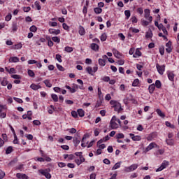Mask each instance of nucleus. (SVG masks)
Instances as JSON below:
<instances>
[{"instance_id":"nucleus-12","label":"nucleus","mask_w":179,"mask_h":179,"mask_svg":"<svg viewBox=\"0 0 179 179\" xmlns=\"http://www.w3.org/2000/svg\"><path fill=\"white\" fill-rule=\"evenodd\" d=\"M73 142L74 143V146L76 148H77L78 145H79V143H80V136L74 137Z\"/></svg>"},{"instance_id":"nucleus-2","label":"nucleus","mask_w":179,"mask_h":179,"mask_svg":"<svg viewBox=\"0 0 179 179\" xmlns=\"http://www.w3.org/2000/svg\"><path fill=\"white\" fill-rule=\"evenodd\" d=\"M156 68L158 73L159 75H163L164 73V71L166 69V66L165 65H159V64H156Z\"/></svg>"},{"instance_id":"nucleus-49","label":"nucleus","mask_w":179,"mask_h":179,"mask_svg":"<svg viewBox=\"0 0 179 179\" xmlns=\"http://www.w3.org/2000/svg\"><path fill=\"white\" fill-rule=\"evenodd\" d=\"M11 19H12V14H8L5 17L6 22H9Z\"/></svg>"},{"instance_id":"nucleus-41","label":"nucleus","mask_w":179,"mask_h":179,"mask_svg":"<svg viewBox=\"0 0 179 179\" xmlns=\"http://www.w3.org/2000/svg\"><path fill=\"white\" fill-rule=\"evenodd\" d=\"M30 31H32L33 33H36L37 31V27L32 25L30 28H29Z\"/></svg>"},{"instance_id":"nucleus-19","label":"nucleus","mask_w":179,"mask_h":179,"mask_svg":"<svg viewBox=\"0 0 179 179\" xmlns=\"http://www.w3.org/2000/svg\"><path fill=\"white\" fill-rule=\"evenodd\" d=\"M91 49L93 50V51H99V45L96 43H92Z\"/></svg>"},{"instance_id":"nucleus-26","label":"nucleus","mask_w":179,"mask_h":179,"mask_svg":"<svg viewBox=\"0 0 179 179\" xmlns=\"http://www.w3.org/2000/svg\"><path fill=\"white\" fill-rule=\"evenodd\" d=\"M157 114H158V115L159 117H162V118H164L166 117V115H164V113H163V112L162 111V110L160 109H157Z\"/></svg>"},{"instance_id":"nucleus-15","label":"nucleus","mask_w":179,"mask_h":179,"mask_svg":"<svg viewBox=\"0 0 179 179\" xmlns=\"http://www.w3.org/2000/svg\"><path fill=\"white\" fill-rule=\"evenodd\" d=\"M156 146V143H151L146 148H145V152H149V150H152L153 148Z\"/></svg>"},{"instance_id":"nucleus-55","label":"nucleus","mask_w":179,"mask_h":179,"mask_svg":"<svg viewBox=\"0 0 179 179\" xmlns=\"http://www.w3.org/2000/svg\"><path fill=\"white\" fill-rule=\"evenodd\" d=\"M141 23L143 26H148L149 23H150V22H148L145 20H141Z\"/></svg>"},{"instance_id":"nucleus-3","label":"nucleus","mask_w":179,"mask_h":179,"mask_svg":"<svg viewBox=\"0 0 179 179\" xmlns=\"http://www.w3.org/2000/svg\"><path fill=\"white\" fill-rule=\"evenodd\" d=\"M138 164H134L131 165L130 166L126 168L125 171L127 173H131V171H134L138 169Z\"/></svg>"},{"instance_id":"nucleus-23","label":"nucleus","mask_w":179,"mask_h":179,"mask_svg":"<svg viewBox=\"0 0 179 179\" xmlns=\"http://www.w3.org/2000/svg\"><path fill=\"white\" fill-rule=\"evenodd\" d=\"M77 114H78L79 117H85V110L83 109H78L77 110Z\"/></svg>"},{"instance_id":"nucleus-22","label":"nucleus","mask_w":179,"mask_h":179,"mask_svg":"<svg viewBox=\"0 0 179 179\" xmlns=\"http://www.w3.org/2000/svg\"><path fill=\"white\" fill-rule=\"evenodd\" d=\"M13 152V147L9 146L6 150V155H10V153Z\"/></svg>"},{"instance_id":"nucleus-53","label":"nucleus","mask_w":179,"mask_h":179,"mask_svg":"<svg viewBox=\"0 0 179 179\" xmlns=\"http://www.w3.org/2000/svg\"><path fill=\"white\" fill-rule=\"evenodd\" d=\"M166 127H169V128H171L172 129H174V125L171 124L169 122H165Z\"/></svg>"},{"instance_id":"nucleus-45","label":"nucleus","mask_w":179,"mask_h":179,"mask_svg":"<svg viewBox=\"0 0 179 179\" xmlns=\"http://www.w3.org/2000/svg\"><path fill=\"white\" fill-rule=\"evenodd\" d=\"M51 97H52V100H53L54 101H55V102L58 101V96H57V94H52L51 95Z\"/></svg>"},{"instance_id":"nucleus-61","label":"nucleus","mask_w":179,"mask_h":179,"mask_svg":"<svg viewBox=\"0 0 179 179\" xmlns=\"http://www.w3.org/2000/svg\"><path fill=\"white\" fill-rule=\"evenodd\" d=\"M62 27H63V29H64V30H69V26H68L66 23H63Z\"/></svg>"},{"instance_id":"nucleus-50","label":"nucleus","mask_w":179,"mask_h":179,"mask_svg":"<svg viewBox=\"0 0 179 179\" xmlns=\"http://www.w3.org/2000/svg\"><path fill=\"white\" fill-rule=\"evenodd\" d=\"M57 68L59 69V71H61L62 72H64L65 71V69L63 68V66L60 64H57Z\"/></svg>"},{"instance_id":"nucleus-6","label":"nucleus","mask_w":179,"mask_h":179,"mask_svg":"<svg viewBox=\"0 0 179 179\" xmlns=\"http://www.w3.org/2000/svg\"><path fill=\"white\" fill-rule=\"evenodd\" d=\"M159 30H162L165 36H169V31H167V29H166V27L163 25V24H159Z\"/></svg>"},{"instance_id":"nucleus-63","label":"nucleus","mask_w":179,"mask_h":179,"mask_svg":"<svg viewBox=\"0 0 179 179\" xmlns=\"http://www.w3.org/2000/svg\"><path fill=\"white\" fill-rule=\"evenodd\" d=\"M79 157H80V163H85V157H83V155H79Z\"/></svg>"},{"instance_id":"nucleus-28","label":"nucleus","mask_w":179,"mask_h":179,"mask_svg":"<svg viewBox=\"0 0 179 179\" xmlns=\"http://www.w3.org/2000/svg\"><path fill=\"white\" fill-rule=\"evenodd\" d=\"M43 83L47 87H52V84L50 83V80H45L43 81Z\"/></svg>"},{"instance_id":"nucleus-42","label":"nucleus","mask_w":179,"mask_h":179,"mask_svg":"<svg viewBox=\"0 0 179 179\" xmlns=\"http://www.w3.org/2000/svg\"><path fill=\"white\" fill-rule=\"evenodd\" d=\"M116 138H117V139H124V134H122V133L117 134L116 135Z\"/></svg>"},{"instance_id":"nucleus-34","label":"nucleus","mask_w":179,"mask_h":179,"mask_svg":"<svg viewBox=\"0 0 179 179\" xmlns=\"http://www.w3.org/2000/svg\"><path fill=\"white\" fill-rule=\"evenodd\" d=\"M157 136L155 133H152L151 134L149 135L148 137V141H152L155 139V137Z\"/></svg>"},{"instance_id":"nucleus-11","label":"nucleus","mask_w":179,"mask_h":179,"mask_svg":"<svg viewBox=\"0 0 179 179\" xmlns=\"http://www.w3.org/2000/svg\"><path fill=\"white\" fill-rule=\"evenodd\" d=\"M155 89H156V86L155 85V84L150 85L148 87V92L150 94H153Z\"/></svg>"},{"instance_id":"nucleus-32","label":"nucleus","mask_w":179,"mask_h":179,"mask_svg":"<svg viewBox=\"0 0 179 179\" xmlns=\"http://www.w3.org/2000/svg\"><path fill=\"white\" fill-rule=\"evenodd\" d=\"M99 64L100 66H106V60L103 59H99Z\"/></svg>"},{"instance_id":"nucleus-29","label":"nucleus","mask_w":179,"mask_h":179,"mask_svg":"<svg viewBox=\"0 0 179 179\" xmlns=\"http://www.w3.org/2000/svg\"><path fill=\"white\" fill-rule=\"evenodd\" d=\"M94 12L96 14V15H100V13H101V12H103V9L100 8H95L94 9Z\"/></svg>"},{"instance_id":"nucleus-62","label":"nucleus","mask_w":179,"mask_h":179,"mask_svg":"<svg viewBox=\"0 0 179 179\" xmlns=\"http://www.w3.org/2000/svg\"><path fill=\"white\" fill-rule=\"evenodd\" d=\"M5 177V172L2 170H0V179H3Z\"/></svg>"},{"instance_id":"nucleus-36","label":"nucleus","mask_w":179,"mask_h":179,"mask_svg":"<svg viewBox=\"0 0 179 179\" xmlns=\"http://www.w3.org/2000/svg\"><path fill=\"white\" fill-rule=\"evenodd\" d=\"M124 15L127 19H129V17H131V11L129 10H126L124 11Z\"/></svg>"},{"instance_id":"nucleus-16","label":"nucleus","mask_w":179,"mask_h":179,"mask_svg":"<svg viewBox=\"0 0 179 179\" xmlns=\"http://www.w3.org/2000/svg\"><path fill=\"white\" fill-rule=\"evenodd\" d=\"M78 33L80 36H85L86 31L85 30V28L83 27L80 26Z\"/></svg>"},{"instance_id":"nucleus-14","label":"nucleus","mask_w":179,"mask_h":179,"mask_svg":"<svg viewBox=\"0 0 179 179\" xmlns=\"http://www.w3.org/2000/svg\"><path fill=\"white\" fill-rule=\"evenodd\" d=\"M109 127L111 129H117L118 128V124L115 122L110 121Z\"/></svg>"},{"instance_id":"nucleus-9","label":"nucleus","mask_w":179,"mask_h":179,"mask_svg":"<svg viewBox=\"0 0 179 179\" xmlns=\"http://www.w3.org/2000/svg\"><path fill=\"white\" fill-rule=\"evenodd\" d=\"M129 136L131 138L132 141H141V136H135V134L130 133Z\"/></svg>"},{"instance_id":"nucleus-44","label":"nucleus","mask_w":179,"mask_h":179,"mask_svg":"<svg viewBox=\"0 0 179 179\" xmlns=\"http://www.w3.org/2000/svg\"><path fill=\"white\" fill-rule=\"evenodd\" d=\"M62 56H61V55H59V54H57V55H56V59H57V61H58V62H62Z\"/></svg>"},{"instance_id":"nucleus-59","label":"nucleus","mask_w":179,"mask_h":179,"mask_svg":"<svg viewBox=\"0 0 179 179\" xmlns=\"http://www.w3.org/2000/svg\"><path fill=\"white\" fill-rule=\"evenodd\" d=\"M68 131L70 134H76V129L75 128L69 129Z\"/></svg>"},{"instance_id":"nucleus-24","label":"nucleus","mask_w":179,"mask_h":179,"mask_svg":"<svg viewBox=\"0 0 179 179\" xmlns=\"http://www.w3.org/2000/svg\"><path fill=\"white\" fill-rule=\"evenodd\" d=\"M155 87H157V89H161L162 88V82H160V80H157L155 81Z\"/></svg>"},{"instance_id":"nucleus-27","label":"nucleus","mask_w":179,"mask_h":179,"mask_svg":"<svg viewBox=\"0 0 179 179\" xmlns=\"http://www.w3.org/2000/svg\"><path fill=\"white\" fill-rule=\"evenodd\" d=\"M52 41L54 43H57V44H59L61 43V39L58 36H54L52 38Z\"/></svg>"},{"instance_id":"nucleus-35","label":"nucleus","mask_w":179,"mask_h":179,"mask_svg":"<svg viewBox=\"0 0 179 179\" xmlns=\"http://www.w3.org/2000/svg\"><path fill=\"white\" fill-rule=\"evenodd\" d=\"M65 87L66 89L70 91V93H76V90L71 87V86L66 85Z\"/></svg>"},{"instance_id":"nucleus-64","label":"nucleus","mask_w":179,"mask_h":179,"mask_svg":"<svg viewBox=\"0 0 179 179\" xmlns=\"http://www.w3.org/2000/svg\"><path fill=\"white\" fill-rule=\"evenodd\" d=\"M102 80H103V82H110V78L108 76H105L102 78Z\"/></svg>"},{"instance_id":"nucleus-56","label":"nucleus","mask_w":179,"mask_h":179,"mask_svg":"<svg viewBox=\"0 0 179 179\" xmlns=\"http://www.w3.org/2000/svg\"><path fill=\"white\" fill-rule=\"evenodd\" d=\"M11 78H13V79H22V77L17 74L12 75Z\"/></svg>"},{"instance_id":"nucleus-38","label":"nucleus","mask_w":179,"mask_h":179,"mask_svg":"<svg viewBox=\"0 0 179 179\" xmlns=\"http://www.w3.org/2000/svg\"><path fill=\"white\" fill-rule=\"evenodd\" d=\"M28 75L31 78H34V76H36V74L34 73V71H33L32 70H30V69L28 70Z\"/></svg>"},{"instance_id":"nucleus-47","label":"nucleus","mask_w":179,"mask_h":179,"mask_svg":"<svg viewBox=\"0 0 179 179\" xmlns=\"http://www.w3.org/2000/svg\"><path fill=\"white\" fill-rule=\"evenodd\" d=\"M86 71L87 72L90 74V75H93V73H92V72H93V69H92V67L88 66L86 68Z\"/></svg>"},{"instance_id":"nucleus-46","label":"nucleus","mask_w":179,"mask_h":179,"mask_svg":"<svg viewBox=\"0 0 179 179\" xmlns=\"http://www.w3.org/2000/svg\"><path fill=\"white\" fill-rule=\"evenodd\" d=\"M166 142L167 145H169L170 146H173V145H174V141H173V140L166 139Z\"/></svg>"},{"instance_id":"nucleus-43","label":"nucleus","mask_w":179,"mask_h":179,"mask_svg":"<svg viewBox=\"0 0 179 179\" xmlns=\"http://www.w3.org/2000/svg\"><path fill=\"white\" fill-rule=\"evenodd\" d=\"M13 135H14L13 143L15 145H19V140L17 139V136H16V134H13Z\"/></svg>"},{"instance_id":"nucleus-48","label":"nucleus","mask_w":179,"mask_h":179,"mask_svg":"<svg viewBox=\"0 0 179 179\" xmlns=\"http://www.w3.org/2000/svg\"><path fill=\"white\" fill-rule=\"evenodd\" d=\"M35 6L38 10H41V6H40V3L38 1L35 2Z\"/></svg>"},{"instance_id":"nucleus-58","label":"nucleus","mask_w":179,"mask_h":179,"mask_svg":"<svg viewBox=\"0 0 179 179\" xmlns=\"http://www.w3.org/2000/svg\"><path fill=\"white\" fill-rule=\"evenodd\" d=\"M13 99L15 101H17V103H23V100H22V99L16 98V97H14Z\"/></svg>"},{"instance_id":"nucleus-25","label":"nucleus","mask_w":179,"mask_h":179,"mask_svg":"<svg viewBox=\"0 0 179 179\" xmlns=\"http://www.w3.org/2000/svg\"><path fill=\"white\" fill-rule=\"evenodd\" d=\"M142 55V52L139 50H136L135 54L133 55L134 58H138Z\"/></svg>"},{"instance_id":"nucleus-54","label":"nucleus","mask_w":179,"mask_h":179,"mask_svg":"<svg viewBox=\"0 0 179 179\" xmlns=\"http://www.w3.org/2000/svg\"><path fill=\"white\" fill-rule=\"evenodd\" d=\"M11 62H19V58L13 57L10 58Z\"/></svg>"},{"instance_id":"nucleus-5","label":"nucleus","mask_w":179,"mask_h":179,"mask_svg":"<svg viewBox=\"0 0 179 179\" xmlns=\"http://www.w3.org/2000/svg\"><path fill=\"white\" fill-rule=\"evenodd\" d=\"M171 45H172L171 41H169V42L166 43V52L168 54H170L171 51H173V48H171Z\"/></svg>"},{"instance_id":"nucleus-21","label":"nucleus","mask_w":179,"mask_h":179,"mask_svg":"<svg viewBox=\"0 0 179 179\" xmlns=\"http://www.w3.org/2000/svg\"><path fill=\"white\" fill-rule=\"evenodd\" d=\"M144 13H145L144 17H145V19H148V17H149V16H150V10H149V9H145V10H144Z\"/></svg>"},{"instance_id":"nucleus-60","label":"nucleus","mask_w":179,"mask_h":179,"mask_svg":"<svg viewBox=\"0 0 179 179\" xmlns=\"http://www.w3.org/2000/svg\"><path fill=\"white\" fill-rule=\"evenodd\" d=\"M32 122L34 125H41V122H40L39 120H34Z\"/></svg>"},{"instance_id":"nucleus-51","label":"nucleus","mask_w":179,"mask_h":179,"mask_svg":"<svg viewBox=\"0 0 179 179\" xmlns=\"http://www.w3.org/2000/svg\"><path fill=\"white\" fill-rule=\"evenodd\" d=\"M1 85L3 86H7L8 85V80L6 78H3V80L1 81Z\"/></svg>"},{"instance_id":"nucleus-1","label":"nucleus","mask_w":179,"mask_h":179,"mask_svg":"<svg viewBox=\"0 0 179 179\" xmlns=\"http://www.w3.org/2000/svg\"><path fill=\"white\" fill-rule=\"evenodd\" d=\"M110 104H111L112 107L113 108H115V111H117V113L122 111V108L121 107V103H120L118 101L111 100L110 101Z\"/></svg>"},{"instance_id":"nucleus-37","label":"nucleus","mask_w":179,"mask_h":179,"mask_svg":"<svg viewBox=\"0 0 179 179\" xmlns=\"http://www.w3.org/2000/svg\"><path fill=\"white\" fill-rule=\"evenodd\" d=\"M167 166H169V162L164 161L161 165V167L164 170V169H166V167H167Z\"/></svg>"},{"instance_id":"nucleus-10","label":"nucleus","mask_w":179,"mask_h":179,"mask_svg":"<svg viewBox=\"0 0 179 179\" xmlns=\"http://www.w3.org/2000/svg\"><path fill=\"white\" fill-rule=\"evenodd\" d=\"M18 27H19V25L17 24V22H16V21L13 22L12 27H11L12 31H17Z\"/></svg>"},{"instance_id":"nucleus-17","label":"nucleus","mask_w":179,"mask_h":179,"mask_svg":"<svg viewBox=\"0 0 179 179\" xmlns=\"http://www.w3.org/2000/svg\"><path fill=\"white\" fill-rule=\"evenodd\" d=\"M31 89H32V90H38V89H41V87L38 85H36L34 83L31 84L30 85Z\"/></svg>"},{"instance_id":"nucleus-8","label":"nucleus","mask_w":179,"mask_h":179,"mask_svg":"<svg viewBox=\"0 0 179 179\" xmlns=\"http://www.w3.org/2000/svg\"><path fill=\"white\" fill-rule=\"evenodd\" d=\"M49 33L50 34H55V36H58L61 33V30L59 29H49Z\"/></svg>"},{"instance_id":"nucleus-39","label":"nucleus","mask_w":179,"mask_h":179,"mask_svg":"<svg viewBox=\"0 0 179 179\" xmlns=\"http://www.w3.org/2000/svg\"><path fill=\"white\" fill-rule=\"evenodd\" d=\"M101 41H106V40H107V34L106 33H103L101 36Z\"/></svg>"},{"instance_id":"nucleus-20","label":"nucleus","mask_w":179,"mask_h":179,"mask_svg":"<svg viewBox=\"0 0 179 179\" xmlns=\"http://www.w3.org/2000/svg\"><path fill=\"white\" fill-rule=\"evenodd\" d=\"M22 47H23V45L22 44V43H19L17 44H15L13 46V48L14 50H20V48H22Z\"/></svg>"},{"instance_id":"nucleus-33","label":"nucleus","mask_w":179,"mask_h":179,"mask_svg":"<svg viewBox=\"0 0 179 179\" xmlns=\"http://www.w3.org/2000/svg\"><path fill=\"white\" fill-rule=\"evenodd\" d=\"M64 51H66V52H72V51H73V48L66 46L64 48Z\"/></svg>"},{"instance_id":"nucleus-13","label":"nucleus","mask_w":179,"mask_h":179,"mask_svg":"<svg viewBox=\"0 0 179 179\" xmlns=\"http://www.w3.org/2000/svg\"><path fill=\"white\" fill-rule=\"evenodd\" d=\"M108 139H110V136H106L105 137H103L102 139H100L98 142H97V146H99V145H101V143L103 142H107V141H108Z\"/></svg>"},{"instance_id":"nucleus-30","label":"nucleus","mask_w":179,"mask_h":179,"mask_svg":"<svg viewBox=\"0 0 179 179\" xmlns=\"http://www.w3.org/2000/svg\"><path fill=\"white\" fill-rule=\"evenodd\" d=\"M146 38H152L153 37V33H152V30L148 31L145 34Z\"/></svg>"},{"instance_id":"nucleus-18","label":"nucleus","mask_w":179,"mask_h":179,"mask_svg":"<svg viewBox=\"0 0 179 179\" xmlns=\"http://www.w3.org/2000/svg\"><path fill=\"white\" fill-rule=\"evenodd\" d=\"M167 75L169 80L173 82V80H174V73L173 72L168 71Z\"/></svg>"},{"instance_id":"nucleus-52","label":"nucleus","mask_w":179,"mask_h":179,"mask_svg":"<svg viewBox=\"0 0 179 179\" xmlns=\"http://www.w3.org/2000/svg\"><path fill=\"white\" fill-rule=\"evenodd\" d=\"M71 115L73 117V118H78V112L75 110L71 111Z\"/></svg>"},{"instance_id":"nucleus-4","label":"nucleus","mask_w":179,"mask_h":179,"mask_svg":"<svg viewBox=\"0 0 179 179\" xmlns=\"http://www.w3.org/2000/svg\"><path fill=\"white\" fill-rule=\"evenodd\" d=\"M38 173L42 174V176H44L45 178L50 179L51 178V174L47 171V170H38Z\"/></svg>"},{"instance_id":"nucleus-7","label":"nucleus","mask_w":179,"mask_h":179,"mask_svg":"<svg viewBox=\"0 0 179 179\" xmlns=\"http://www.w3.org/2000/svg\"><path fill=\"white\" fill-rule=\"evenodd\" d=\"M112 52L113 53V55L115 57V58H117L118 59H120V58H121V53L117 50V49L113 48L112 49Z\"/></svg>"},{"instance_id":"nucleus-57","label":"nucleus","mask_w":179,"mask_h":179,"mask_svg":"<svg viewBox=\"0 0 179 179\" xmlns=\"http://www.w3.org/2000/svg\"><path fill=\"white\" fill-rule=\"evenodd\" d=\"M159 54L164 55V47L162 46L159 48Z\"/></svg>"},{"instance_id":"nucleus-40","label":"nucleus","mask_w":179,"mask_h":179,"mask_svg":"<svg viewBox=\"0 0 179 179\" xmlns=\"http://www.w3.org/2000/svg\"><path fill=\"white\" fill-rule=\"evenodd\" d=\"M138 85H139V79L136 78L134 80L133 83H132V86H134V87H136V86H138Z\"/></svg>"},{"instance_id":"nucleus-31","label":"nucleus","mask_w":179,"mask_h":179,"mask_svg":"<svg viewBox=\"0 0 179 179\" xmlns=\"http://www.w3.org/2000/svg\"><path fill=\"white\" fill-rule=\"evenodd\" d=\"M120 167H121V162H117L112 168V170H117V169H120Z\"/></svg>"}]
</instances>
